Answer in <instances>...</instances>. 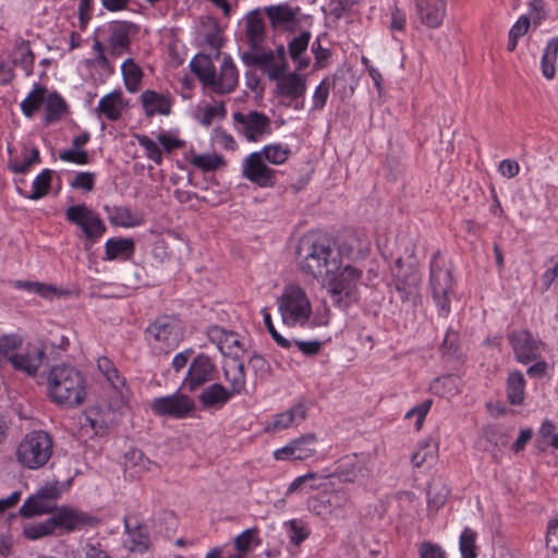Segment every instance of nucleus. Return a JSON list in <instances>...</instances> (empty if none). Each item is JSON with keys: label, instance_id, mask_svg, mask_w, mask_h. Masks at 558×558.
I'll return each instance as SVG.
<instances>
[{"label": "nucleus", "instance_id": "obj_15", "mask_svg": "<svg viewBox=\"0 0 558 558\" xmlns=\"http://www.w3.org/2000/svg\"><path fill=\"white\" fill-rule=\"evenodd\" d=\"M266 162L258 151L251 153L242 162V175L260 187L275 186L277 171Z\"/></svg>", "mask_w": 558, "mask_h": 558}, {"label": "nucleus", "instance_id": "obj_2", "mask_svg": "<svg viewBox=\"0 0 558 558\" xmlns=\"http://www.w3.org/2000/svg\"><path fill=\"white\" fill-rule=\"evenodd\" d=\"M48 396L54 403L77 407L87 396L86 383L82 373L70 365H56L47 378Z\"/></svg>", "mask_w": 558, "mask_h": 558}, {"label": "nucleus", "instance_id": "obj_9", "mask_svg": "<svg viewBox=\"0 0 558 558\" xmlns=\"http://www.w3.org/2000/svg\"><path fill=\"white\" fill-rule=\"evenodd\" d=\"M64 215L70 223L82 230L86 246H92L98 242L107 231L106 223L100 215L86 204L72 205L66 208Z\"/></svg>", "mask_w": 558, "mask_h": 558}, {"label": "nucleus", "instance_id": "obj_10", "mask_svg": "<svg viewBox=\"0 0 558 558\" xmlns=\"http://www.w3.org/2000/svg\"><path fill=\"white\" fill-rule=\"evenodd\" d=\"M149 408L157 416L182 420L187 417L195 409L194 400L182 392L154 398Z\"/></svg>", "mask_w": 558, "mask_h": 558}, {"label": "nucleus", "instance_id": "obj_46", "mask_svg": "<svg viewBox=\"0 0 558 558\" xmlns=\"http://www.w3.org/2000/svg\"><path fill=\"white\" fill-rule=\"evenodd\" d=\"M125 464L128 469L133 468L136 474L150 472L157 468L154 461L145 457V454L137 449L131 450L125 454Z\"/></svg>", "mask_w": 558, "mask_h": 558}, {"label": "nucleus", "instance_id": "obj_18", "mask_svg": "<svg viewBox=\"0 0 558 558\" xmlns=\"http://www.w3.org/2000/svg\"><path fill=\"white\" fill-rule=\"evenodd\" d=\"M447 0H414L415 17L428 28H438L446 16Z\"/></svg>", "mask_w": 558, "mask_h": 558}, {"label": "nucleus", "instance_id": "obj_38", "mask_svg": "<svg viewBox=\"0 0 558 558\" xmlns=\"http://www.w3.org/2000/svg\"><path fill=\"white\" fill-rule=\"evenodd\" d=\"M524 376L520 371H513L507 379V399L511 404H521L524 400Z\"/></svg>", "mask_w": 558, "mask_h": 558}, {"label": "nucleus", "instance_id": "obj_13", "mask_svg": "<svg viewBox=\"0 0 558 558\" xmlns=\"http://www.w3.org/2000/svg\"><path fill=\"white\" fill-rule=\"evenodd\" d=\"M138 29L140 27L130 21H111L106 28L110 56L119 58L130 53L132 37Z\"/></svg>", "mask_w": 558, "mask_h": 558}, {"label": "nucleus", "instance_id": "obj_53", "mask_svg": "<svg viewBox=\"0 0 558 558\" xmlns=\"http://www.w3.org/2000/svg\"><path fill=\"white\" fill-rule=\"evenodd\" d=\"M138 145L145 150V156L160 166L163 161L162 150L158 144L145 134H136Z\"/></svg>", "mask_w": 558, "mask_h": 558}, {"label": "nucleus", "instance_id": "obj_37", "mask_svg": "<svg viewBox=\"0 0 558 558\" xmlns=\"http://www.w3.org/2000/svg\"><path fill=\"white\" fill-rule=\"evenodd\" d=\"M34 53L31 50L29 43L22 40L19 43L12 54V62L14 65L20 66L25 72V75L29 76L34 69Z\"/></svg>", "mask_w": 558, "mask_h": 558}, {"label": "nucleus", "instance_id": "obj_30", "mask_svg": "<svg viewBox=\"0 0 558 558\" xmlns=\"http://www.w3.org/2000/svg\"><path fill=\"white\" fill-rule=\"evenodd\" d=\"M512 347L520 363L527 364L537 357L538 348L529 331H522L511 338Z\"/></svg>", "mask_w": 558, "mask_h": 558}, {"label": "nucleus", "instance_id": "obj_8", "mask_svg": "<svg viewBox=\"0 0 558 558\" xmlns=\"http://www.w3.org/2000/svg\"><path fill=\"white\" fill-rule=\"evenodd\" d=\"M182 337V328L174 316H159L145 329V339L155 354H167L174 350Z\"/></svg>", "mask_w": 558, "mask_h": 558}, {"label": "nucleus", "instance_id": "obj_56", "mask_svg": "<svg viewBox=\"0 0 558 558\" xmlns=\"http://www.w3.org/2000/svg\"><path fill=\"white\" fill-rule=\"evenodd\" d=\"M227 114V109L225 107V104L222 101L207 106L199 118V122L205 125L209 126L214 120L216 119H223Z\"/></svg>", "mask_w": 558, "mask_h": 558}, {"label": "nucleus", "instance_id": "obj_14", "mask_svg": "<svg viewBox=\"0 0 558 558\" xmlns=\"http://www.w3.org/2000/svg\"><path fill=\"white\" fill-rule=\"evenodd\" d=\"M59 496L60 489L57 483L45 485L24 501L20 508V513L22 517L32 518L53 512Z\"/></svg>", "mask_w": 558, "mask_h": 558}, {"label": "nucleus", "instance_id": "obj_36", "mask_svg": "<svg viewBox=\"0 0 558 558\" xmlns=\"http://www.w3.org/2000/svg\"><path fill=\"white\" fill-rule=\"evenodd\" d=\"M121 72L125 88L130 93H135L143 78V71L141 66L132 58H128L121 65Z\"/></svg>", "mask_w": 558, "mask_h": 558}, {"label": "nucleus", "instance_id": "obj_49", "mask_svg": "<svg viewBox=\"0 0 558 558\" xmlns=\"http://www.w3.org/2000/svg\"><path fill=\"white\" fill-rule=\"evenodd\" d=\"M39 161V150L36 147H33L29 151L24 150L23 158L21 160L17 158L11 159L9 168L12 172L22 174L26 173L32 165L38 163Z\"/></svg>", "mask_w": 558, "mask_h": 558}, {"label": "nucleus", "instance_id": "obj_33", "mask_svg": "<svg viewBox=\"0 0 558 558\" xmlns=\"http://www.w3.org/2000/svg\"><path fill=\"white\" fill-rule=\"evenodd\" d=\"M225 378L229 383V392L234 397L245 390L246 378L243 363L234 360L223 368Z\"/></svg>", "mask_w": 558, "mask_h": 558}, {"label": "nucleus", "instance_id": "obj_27", "mask_svg": "<svg viewBox=\"0 0 558 558\" xmlns=\"http://www.w3.org/2000/svg\"><path fill=\"white\" fill-rule=\"evenodd\" d=\"M311 38L312 34L304 31L288 43V52L296 71H303L311 64V58L306 54Z\"/></svg>", "mask_w": 558, "mask_h": 558}, {"label": "nucleus", "instance_id": "obj_28", "mask_svg": "<svg viewBox=\"0 0 558 558\" xmlns=\"http://www.w3.org/2000/svg\"><path fill=\"white\" fill-rule=\"evenodd\" d=\"M126 104L121 90H113L102 96L95 111L98 117H104L109 121H117L121 118Z\"/></svg>", "mask_w": 558, "mask_h": 558}, {"label": "nucleus", "instance_id": "obj_6", "mask_svg": "<svg viewBox=\"0 0 558 558\" xmlns=\"http://www.w3.org/2000/svg\"><path fill=\"white\" fill-rule=\"evenodd\" d=\"M278 312L288 327L305 326L312 315V303L306 291L299 284L284 286L277 299Z\"/></svg>", "mask_w": 558, "mask_h": 558}, {"label": "nucleus", "instance_id": "obj_60", "mask_svg": "<svg viewBox=\"0 0 558 558\" xmlns=\"http://www.w3.org/2000/svg\"><path fill=\"white\" fill-rule=\"evenodd\" d=\"M311 50L315 58V69H324L327 66L329 59L331 58V51L328 48H325L320 44V38L317 37L312 46Z\"/></svg>", "mask_w": 558, "mask_h": 558}, {"label": "nucleus", "instance_id": "obj_50", "mask_svg": "<svg viewBox=\"0 0 558 558\" xmlns=\"http://www.w3.org/2000/svg\"><path fill=\"white\" fill-rule=\"evenodd\" d=\"M52 180V171L50 169L43 170L33 181L32 193L26 197L29 199H39L48 194Z\"/></svg>", "mask_w": 558, "mask_h": 558}, {"label": "nucleus", "instance_id": "obj_43", "mask_svg": "<svg viewBox=\"0 0 558 558\" xmlns=\"http://www.w3.org/2000/svg\"><path fill=\"white\" fill-rule=\"evenodd\" d=\"M460 379L454 375H447L433 381L430 389L442 398H451L459 392Z\"/></svg>", "mask_w": 558, "mask_h": 558}, {"label": "nucleus", "instance_id": "obj_24", "mask_svg": "<svg viewBox=\"0 0 558 558\" xmlns=\"http://www.w3.org/2000/svg\"><path fill=\"white\" fill-rule=\"evenodd\" d=\"M421 277L416 271L405 275L395 272V288L402 302L415 305L420 300Z\"/></svg>", "mask_w": 558, "mask_h": 558}, {"label": "nucleus", "instance_id": "obj_26", "mask_svg": "<svg viewBox=\"0 0 558 558\" xmlns=\"http://www.w3.org/2000/svg\"><path fill=\"white\" fill-rule=\"evenodd\" d=\"M207 336L221 354L231 356L239 353L240 340L235 332L228 331L219 326H211L208 328Z\"/></svg>", "mask_w": 558, "mask_h": 558}, {"label": "nucleus", "instance_id": "obj_21", "mask_svg": "<svg viewBox=\"0 0 558 558\" xmlns=\"http://www.w3.org/2000/svg\"><path fill=\"white\" fill-rule=\"evenodd\" d=\"M276 92L280 96L289 98L290 101L303 98L306 93V75L299 74L296 71L284 73L276 80Z\"/></svg>", "mask_w": 558, "mask_h": 558}, {"label": "nucleus", "instance_id": "obj_1", "mask_svg": "<svg viewBox=\"0 0 558 558\" xmlns=\"http://www.w3.org/2000/svg\"><path fill=\"white\" fill-rule=\"evenodd\" d=\"M296 254L302 274L319 281L339 270L342 265L341 252L337 244L317 234L302 236Z\"/></svg>", "mask_w": 558, "mask_h": 558}, {"label": "nucleus", "instance_id": "obj_51", "mask_svg": "<svg viewBox=\"0 0 558 558\" xmlns=\"http://www.w3.org/2000/svg\"><path fill=\"white\" fill-rule=\"evenodd\" d=\"M22 339L16 335L3 336L0 339V361L10 362L17 355Z\"/></svg>", "mask_w": 558, "mask_h": 558}, {"label": "nucleus", "instance_id": "obj_59", "mask_svg": "<svg viewBox=\"0 0 558 558\" xmlns=\"http://www.w3.org/2000/svg\"><path fill=\"white\" fill-rule=\"evenodd\" d=\"M460 551L462 558H476L475 534L469 529L460 535Z\"/></svg>", "mask_w": 558, "mask_h": 558}, {"label": "nucleus", "instance_id": "obj_44", "mask_svg": "<svg viewBox=\"0 0 558 558\" xmlns=\"http://www.w3.org/2000/svg\"><path fill=\"white\" fill-rule=\"evenodd\" d=\"M263 57L266 58V61L262 62L260 69L266 71L269 80L276 81L286 73L288 69L287 60H278L277 57L272 56V50L270 49L263 51Z\"/></svg>", "mask_w": 558, "mask_h": 558}, {"label": "nucleus", "instance_id": "obj_57", "mask_svg": "<svg viewBox=\"0 0 558 558\" xmlns=\"http://www.w3.org/2000/svg\"><path fill=\"white\" fill-rule=\"evenodd\" d=\"M332 85L329 77H325L319 83L313 95V109L322 110L325 107Z\"/></svg>", "mask_w": 558, "mask_h": 558}, {"label": "nucleus", "instance_id": "obj_25", "mask_svg": "<svg viewBox=\"0 0 558 558\" xmlns=\"http://www.w3.org/2000/svg\"><path fill=\"white\" fill-rule=\"evenodd\" d=\"M307 413V408L303 403H296L290 409L278 413L272 421L265 427L266 432H280L302 423Z\"/></svg>", "mask_w": 558, "mask_h": 558}, {"label": "nucleus", "instance_id": "obj_55", "mask_svg": "<svg viewBox=\"0 0 558 558\" xmlns=\"http://www.w3.org/2000/svg\"><path fill=\"white\" fill-rule=\"evenodd\" d=\"M437 447L425 444L421 446L411 457V461L414 466L420 468L425 463H432L435 461Z\"/></svg>", "mask_w": 558, "mask_h": 558}, {"label": "nucleus", "instance_id": "obj_45", "mask_svg": "<svg viewBox=\"0 0 558 558\" xmlns=\"http://www.w3.org/2000/svg\"><path fill=\"white\" fill-rule=\"evenodd\" d=\"M46 92L47 90L44 86L35 85L33 90L21 102V110L25 117L32 118L40 108V106L44 104Z\"/></svg>", "mask_w": 558, "mask_h": 558}, {"label": "nucleus", "instance_id": "obj_11", "mask_svg": "<svg viewBox=\"0 0 558 558\" xmlns=\"http://www.w3.org/2000/svg\"><path fill=\"white\" fill-rule=\"evenodd\" d=\"M235 129L248 142H257L271 133L270 119L263 112L250 110L248 112H234Z\"/></svg>", "mask_w": 558, "mask_h": 558}, {"label": "nucleus", "instance_id": "obj_19", "mask_svg": "<svg viewBox=\"0 0 558 558\" xmlns=\"http://www.w3.org/2000/svg\"><path fill=\"white\" fill-rule=\"evenodd\" d=\"M50 519L54 531L60 529L66 532L81 530L93 522L92 517L66 507L56 508Z\"/></svg>", "mask_w": 558, "mask_h": 558}, {"label": "nucleus", "instance_id": "obj_34", "mask_svg": "<svg viewBox=\"0 0 558 558\" xmlns=\"http://www.w3.org/2000/svg\"><path fill=\"white\" fill-rule=\"evenodd\" d=\"M97 368L109 383V385L120 395H123V390L126 389V380L116 367L113 362L107 356H100L97 360Z\"/></svg>", "mask_w": 558, "mask_h": 558}, {"label": "nucleus", "instance_id": "obj_64", "mask_svg": "<svg viewBox=\"0 0 558 558\" xmlns=\"http://www.w3.org/2000/svg\"><path fill=\"white\" fill-rule=\"evenodd\" d=\"M418 554L421 558H446L444 549L439 545L429 542H423L420 545Z\"/></svg>", "mask_w": 558, "mask_h": 558}, {"label": "nucleus", "instance_id": "obj_47", "mask_svg": "<svg viewBox=\"0 0 558 558\" xmlns=\"http://www.w3.org/2000/svg\"><path fill=\"white\" fill-rule=\"evenodd\" d=\"M190 163L204 172H209L223 166L225 160L222 156L217 154H194L190 159Z\"/></svg>", "mask_w": 558, "mask_h": 558}, {"label": "nucleus", "instance_id": "obj_62", "mask_svg": "<svg viewBox=\"0 0 558 558\" xmlns=\"http://www.w3.org/2000/svg\"><path fill=\"white\" fill-rule=\"evenodd\" d=\"M95 174L93 172H78L70 183L72 189H78L90 192L94 189Z\"/></svg>", "mask_w": 558, "mask_h": 558}, {"label": "nucleus", "instance_id": "obj_5", "mask_svg": "<svg viewBox=\"0 0 558 558\" xmlns=\"http://www.w3.org/2000/svg\"><path fill=\"white\" fill-rule=\"evenodd\" d=\"M453 284L451 263L440 253H435L429 266V288L440 317H447L451 311Z\"/></svg>", "mask_w": 558, "mask_h": 558}, {"label": "nucleus", "instance_id": "obj_52", "mask_svg": "<svg viewBox=\"0 0 558 558\" xmlns=\"http://www.w3.org/2000/svg\"><path fill=\"white\" fill-rule=\"evenodd\" d=\"M54 533L53 524L50 518L43 522H33L24 524L23 534L28 539H38Z\"/></svg>", "mask_w": 558, "mask_h": 558}, {"label": "nucleus", "instance_id": "obj_41", "mask_svg": "<svg viewBox=\"0 0 558 558\" xmlns=\"http://www.w3.org/2000/svg\"><path fill=\"white\" fill-rule=\"evenodd\" d=\"M319 476L315 472H308L304 475L298 476L294 481L288 486L287 495H291L294 493H310L313 490H317L320 488L322 484L318 483Z\"/></svg>", "mask_w": 558, "mask_h": 558}, {"label": "nucleus", "instance_id": "obj_3", "mask_svg": "<svg viewBox=\"0 0 558 558\" xmlns=\"http://www.w3.org/2000/svg\"><path fill=\"white\" fill-rule=\"evenodd\" d=\"M191 71L204 87L218 95L232 93L239 84L238 68L229 54L222 56L219 72L207 56H197L190 62Z\"/></svg>", "mask_w": 558, "mask_h": 558}, {"label": "nucleus", "instance_id": "obj_20", "mask_svg": "<svg viewBox=\"0 0 558 558\" xmlns=\"http://www.w3.org/2000/svg\"><path fill=\"white\" fill-rule=\"evenodd\" d=\"M145 116L151 118L156 114L169 116L173 98L169 93H157L153 89L144 90L140 96Z\"/></svg>", "mask_w": 558, "mask_h": 558}, {"label": "nucleus", "instance_id": "obj_54", "mask_svg": "<svg viewBox=\"0 0 558 558\" xmlns=\"http://www.w3.org/2000/svg\"><path fill=\"white\" fill-rule=\"evenodd\" d=\"M288 537L294 545H300L308 537V531L305 525L298 520H291L284 523Z\"/></svg>", "mask_w": 558, "mask_h": 558}, {"label": "nucleus", "instance_id": "obj_39", "mask_svg": "<svg viewBox=\"0 0 558 558\" xmlns=\"http://www.w3.org/2000/svg\"><path fill=\"white\" fill-rule=\"evenodd\" d=\"M558 54V37H553L547 41L542 56V73L547 80H553L556 74V59Z\"/></svg>", "mask_w": 558, "mask_h": 558}, {"label": "nucleus", "instance_id": "obj_48", "mask_svg": "<svg viewBox=\"0 0 558 558\" xmlns=\"http://www.w3.org/2000/svg\"><path fill=\"white\" fill-rule=\"evenodd\" d=\"M258 544V530L256 527L246 529L234 538V547L238 550L236 554L243 557Z\"/></svg>", "mask_w": 558, "mask_h": 558}, {"label": "nucleus", "instance_id": "obj_23", "mask_svg": "<svg viewBox=\"0 0 558 558\" xmlns=\"http://www.w3.org/2000/svg\"><path fill=\"white\" fill-rule=\"evenodd\" d=\"M44 357V348L37 344H29L24 351L15 355L11 364L15 369L23 371L27 375L34 376L43 364Z\"/></svg>", "mask_w": 558, "mask_h": 558}, {"label": "nucleus", "instance_id": "obj_32", "mask_svg": "<svg viewBox=\"0 0 558 558\" xmlns=\"http://www.w3.org/2000/svg\"><path fill=\"white\" fill-rule=\"evenodd\" d=\"M135 251V243L132 239L110 238L105 244L106 260H128Z\"/></svg>", "mask_w": 558, "mask_h": 558}, {"label": "nucleus", "instance_id": "obj_22", "mask_svg": "<svg viewBox=\"0 0 558 558\" xmlns=\"http://www.w3.org/2000/svg\"><path fill=\"white\" fill-rule=\"evenodd\" d=\"M233 398L222 384L213 383L198 395V402L205 411H219Z\"/></svg>", "mask_w": 558, "mask_h": 558}, {"label": "nucleus", "instance_id": "obj_40", "mask_svg": "<svg viewBox=\"0 0 558 558\" xmlns=\"http://www.w3.org/2000/svg\"><path fill=\"white\" fill-rule=\"evenodd\" d=\"M105 208L109 210L108 206ZM108 213L110 222L118 227L132 228L142 223V219L138 216H135L128 207H113L112 210Z\"/></svg>", "mask_w": 558, "mask_h": 558}, {"label": "nucleus", "instance_id": "obj_61", "mask_svg": "<svg viewBox=\"0 0 558 558\" xmlns=\"http://www.w3.org/2000/svg\"><path fill=\"white\" fill-rule=\"evenodd\" d=\"M59 158L65 162H72L75 165H87L88 154L84 149L71 148L60 153Z\"/></svg>", "mask_w": 558, "mask_h": 558}, {"label": "nucleus", "instance_id": "obj_7", "mask_svg": "<svg viewBox=\"0 0 558 558\" xmlns=\"http://www.w3.org/2000/svg\"><path fill=\"white\" fill-rule=\"evenodd\" d=\"M53 451V440L44 430L27 433L16 448L17 462L29 470H37L47 464Z\"/></svg>", "mask_w": 558, "mask_h": 558}, {"label": "nucleus", "instance_id": "obj_4", "mask_svg": "<svg viewBox=\"0 0 558 558\" xmlns=\"http://www.w3.org/2000/svg\"><path fill=\"white\" fill-rule=\"evenodd\" d=\"M332 305L341 311H348L359 301V289L363 283V270L352 266H340L339 270L331 272L323 281Z\"/></svg>", "mask_w": 558, "mask_h": 558}, {"label": "nucleus", "instance_id": "obj_16", "mask_svg": "<svg viewBox=\"0 0 558 558\" xmlns=\"http://www.w3.org/2000/svg\"><path fill=\"white\" fill-rule=\"evenodd\" d=\"M350 504V496L343 489L322 493L308 499V509L318 517L327 519L344 509Z\"/></svg>", "mask_w": 558, "mask_h": 558}, {"label": "nucleus", "instance_id": "obj_63", "mask_svg": "<svg viewBox=\"0 0 558 558\" xmlns=\"http://www.w3.org/2000/svg\"><path fill=\"white\" fill-rule=\"evenodd\" d=\"M158 143L162 146L166 153H171L175 149L184 147V141L173 136L171 133H159L157 135Z\"/></svg>", "mask_w": 558, "mask_h": 558}, {"label": "nucleus", "instance_id": "obj_35", "mask_svg": "<svg viewBox=\"0 0 558 558\" xmlns=\"http://www.w3.org/2000/svg\"><path fill=\"white\" fill-rule=\"evenodd\" d=\"M45 122L47 124L59 121L65 113L68 106L64 99L56 92L50 93L44 100Z\"/></svg>", "mask_w": 558, "mask_h": 558}, {"label": "nucleus", "instance_id": "obj_12", "mask_svg": "<svg viewBox=\"0 0 558 558\" xmlns=\"http://www.w3.org/2000/svg\"><path fill=\"white\" fill-rule=\"evenodd\" d=\"M217 373V367L213 360L199 353L190 363L180 388L193 392L207 383L215 380Z\"/></svg>", "mask_w": 558, "mask_h": 558}, {"label": "nucleus", "instance_id": "obj_42", "mask_svg": "<svg viewBox=\"0 0 558 558\" xmlns=\"http://www.w3.org/2000/svg\"><path fill=\"white\" fill-rule=\"evenodd\" d=\"M258 153L267 162L282 165L289 159L291 149L289 145L279 143L265 145Z\"/></svg>", "mask_w": 558, "mask_h": 558}, {"label": "nucleus", "instance_id": "obj_17", "mask_svg": "<svg viewBox=\"0 0 558 558\" xmlns=\"http://www.w3.org/2000/svg\"><path fill=\"white\" fill-rule=\"evenodd\" d=\"M316 444L315 434H306L277 449L274 452V458L278 461L306 460L316 453Z\"/></svg>", "mask_w": 558, "mask_h": 558}, {"label": "nucleus", "instance_id": "obj_31", "mask_svg": "<svg viewBox=\"0 0 558 558\" xmlns=\"http://www.w3.org/2000/svg\"><path fill=\"white\" fill-rule=\"evenodd\" d=\"M264 10L272 28H290L296 23L298 10L288 4L269 5Z\"/></svg>", "mask_w": 558, "mask_h": 558}, {"label": "nucleus", "instance_id": "obj_58", "mask_svg": "<svg viewBox=\"0 0 558 558\" xmlns=\"http://www.w3.org/2000/svg\"><path fill=\"white\" fill-rule=\"evenodd\" d=\"M448 495L445 486L430 485L427 492L428 507L438 510L446 504Z\"/></svg>", "mask_w": 558, "mask_h": 558}, {"label": "nucleus", "instance_id": "obj_29", "mask_svg": "<svg viewBox=\"0 0 558 558\" xmlns=\"http://www.w3.org/2000/svg\"><path fill=\"white\" fill-rule=\"evenodd\" d=\"M245 35L253 50L262 48L265 39V22L259 10H253L246 15Z\"/></svg>", "mask_w": 558, "mask_h": 558}]
</instances>
